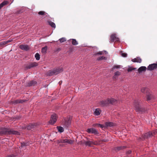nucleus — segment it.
I'll use <instances>...</instances> for the list:
<instances>
[{
    "instance_id": "nucleus-42",
    "label": "nucleus",
    "mask_w": 157,
    "mask_h": 157,
    "mask_svg": "<svg viewBox=\"0 0 157 157\" xmlns=\"http://www.w3.org/2000/svg\"><path fill=\"white\" fill-rule=\"evenodd\" d=\"M131 151H129V153H131Z\"/></svg>"
},
{
    "instance_id": "nucleus-32",
    "label": "nucleus",
    "mask_w": 157,
    "mask_h": 157,
    "mask_svg": "<svg viewBox=\"0 0 157 157\" xmlns=\"http://www.w3.org/2000/svg\"><path fill=\"white\" fill-rule=\"evenodd\" d=\"M120 53L122 57H125L127 56V54L126 53H123V52L122 51Z\"/></svg>"
},
{
    "instance_id": "nucleus-9",
    "label": "nucleus",
    "mask_w": 157,
    "mask_h": 157,
    "mask_svg": "<svg viewBox=\"0 0 157 157\" xmlns=\"http://www.w3.org/2000/svg\"><path fill=\"white\" fill-rule=\"evenodd\" d=\"M19 48L25 51H27L29 49V46L27 45H21L19 46Z\"/></svg>"
},
{
    "instance_id": "nucleus-8",
    "label": "nucleus",
    "mask_w": 157,
    "mask_h": 157,
    "mask_svg": "<svg viewBox=\"0 0 157 157\" xmlns=\"http://www.w3.org/2000/svg\"><path fill=\"white\" fill-rule=\"evenodd\" d=\"M119 39L117 37L116 35L115 34H112L111 35L110 38V41L112 42L114 41H118Z\"/></svg>"
},
{
    "instance_id": "nucleus-39",
    "label": "nucleus",
    "mask_w": 157,
    "mask_h": 157,
    "mask_svg": "<svg viewBox=\"0 0 157 157\" xmlns=\"http://www.w3.org/2000/svg\"><path fill=\"white\" fill-rule=\"evenodd\" d=\"M97 54H99V55H101L102 54V53L101 52H99L98 53H97Z\"/></svg>"
},
{
    "instance_id": "nucleus-30",
    "label": "nucleus",
    "mask_w": 157,
    "mask_h": 157,
    "mask_svg": "<svg viewBox=\"0 0 157 157\" xmlns=\"http://www.w3.org/2000/svg\"><path fill=\"white\" fill-rule=\"evenodd\" d=\"M35 57L37 60H39L40 59V55L38 53H36L35 55Z\"/></svg>"
},
{
    "instance_id": "nucleus-37",
    "label": "nucleus",
    "mask_w": 157,
    "mask_h": 157,
    "mask_svg": "<svg viewBox=\"0 0 157 157\" xmlns=\"http://www.w3.org/2000/svg\"><path fill=\"white\" fill-rule=\"evenodd\" d=\"M22 102L20 100H17L15 101V103H22Z\"/></svg>"
},
{
    "instance_id": "nucleus-6",
    "label": "nucleus",
    "mask_w": 157,
    "mask_h": 157,
    "mask_svg": "<svg viewBox=\"0 0 157 157\" xmlns=\"http://www.w3.org/2000/svg\"><path fill=\"white\" fill-rule=\"evenodd\" d=\"M86 131L89 133H92L95 135L98 134V131L96 129L93 128H88Z\"/></svg>"
},
{
    "instance_id": "nucleus-28",
    "label": "nucleus",
    "mask_w": 157,
    "mask_h": 157,
    "mask_svg": "<svg viewBox=\"0 0 157 157\" xmlns=\"http://www.w3.org/2000/svg\"><path fill=\"white\" fill-rule=\"evenodd\" d=\"M121 67V66L120 65H115L113 67V69L114 70L116 69H118Z\"/></svg>"
},
{
    "instance_id": "nucleus-35",
    "label": "nucleus",
    "mask_w": 157,
    "mask_h": 157,
    "mask_svg": "<svg viewBox=\"0 0 157 157\" xmlns=\"http://www.w3.org/2000/svg\"><path fill=\"white\" fill-rule=\"evenodd\" d=\"M6 133L5 130L3 129L0 132V134H4Z\"/></svg>"
},
{
    "instance_id": "nucleus-4",
    "label": "nucleus",
    "mask_w": 157,
    "mask_h": 157,
    "mask_svg": "<svg viewBox=\"0 0 157 157\" xmlns=\"http://www.w3.org/2000/svg\"><path fill=\"white\" fill-rule=\"evenodd\" d=\"M146 98L147 100L148 101H150L154 98V97L151 92L150 91L147 94Z\"/></svg>"
},
{
    "instance_id": "nucleus-7",
    "label": "nucleus",
    "mask_w": 157,
    "mask_h": 157,
    "mask_svg": "<svg viewBox=\"0 0 157 157\" xmlns=\"http://www.w3.org/2000/svg\"><path fill=\"white\" fill-rule=\"evenodd\" d=\"M157 68V63L150 64L147 67V69L149 71H152Z\"/></svg>"
},
{
    "instance_id": "nucleus-29",
    "label": "nucleus",
    "mask_w": 157,
    "mask_h": 157,
    "mask_svg": "<svg viewBox=\"0 0 157 157\" xmlns=\"http://www.w3.org/2000/svg\"><path fill=\"white\" fill-rule=\"evenodd\" d=\"M136 69V68H133V67H129L128 70H127V71L128 72H130V71H132V70H135Z\"/></svg>"
},
{
    "instance_id": "nucleus-24",
    "label": "nucleus",
    "mask_w": 157,
    "mask_h": 157,
    "mask_svg": "<svg viewBox=\"0 0 157 157\" xmlns=\"http://www.w3.org/2000/svg\"><path fill=\"white\" fill-rule=\"evenodd\" d=\"M29 145V143H21V147H22L24 146H25Z\"/></svg>"
},
{
    "instance_id": "nucleus-2",
    "label": "nucleus",
    "mask_w": 157,
    "mask_h": 157,
    "mask_svg": "<svg viewBox=\"0 0 157 157\" xmlns=\"http://www.w3.org/2000/svg\"><path fill=\"white\" fill-rule=\"evenodd\" d=\"M134 105L135 109L137 111L140 112L142 110L140 103L138 101H135L134 102Z\"/></svg>"
},
{
    "instance_id": "nucleus-36",
    "label": "nucleus",
    "mask_w": 157,
    "mask_h": 157,
    "mask_svg": "<svg viewBox=\"0 0 157 157\" xmlns=\"http://www.w3.org/2000/svg\"><path fill=\"white\" fill-rule=\"evenodd\" d=\"M64 139L60 140L59 141V142L60 143L65 144V142H64Z\"/></svg>"
},
{
    "instance_id": "nucleus-3",
    "label": "nucleus",
    "mask_w": 157,
    "mask_h": 157,
    "mask_svg": "<svg viewBox=\"0 0 157 157\" xmlns=\"http://www.w3.org/2000/svg\"><path fill=\"white\" fill-rule=\"evenodd\" d=\"M63 71L62 68H57L53 70V71H51L49 74L50 75H52L53 74L57 75L60 72H62Z\"/></svg>"
},
{
    "instance_id": "nucleus-33",
    "label": "nucleus",
    "mask_w": 157,
    "mask_h": 157,
    "mask_svg": "<svg viewBox=\"0 0 157 157\" xmlns=\"http://www.w3.org/2000/svg\"><path fill=\"white\" fill-rule=\"evenodd\" d=\"M59 41L60 43H63L65 41H66V40L65 38L63 37L61 38H60L59 39Z\"/></svg>"
},
{
    "instance_id": "nucleus-31",
    "label": "nucleus",
    "mask_w": 157,
    "mask_h": 157,
    "mask_svg": "<svg viewBox=\"0 0 157 157\" xmlns=\"http://www.w3.org/2000/svg\"><path fill=\"white\" fill-rule=\"evenodd\" d=\"M11 41H10V40L4 41L1 42V45H5V44H7L9 42H10Z\"/></svg>"
},
{
    "instance_id": "nucleus-25",
    "label": "nucleus",
    "mask_w": 157,
    "mask_h": 157,
    "mask_svg": "<svg viewBox=\"0 0 157 157\" xmlns=\"http://www.w3.org/2000/svg\"><path fill=\"white\" fill-rule=\"evenodd\" d=\"M72 44L75 45H77L78 44V43L77 41L75 39H72Z\"/></svg>"
},
{
    "instance_id": "nucleus-18",
    "label": "nucleus",
    "mask_w": 157,
    "mask_h": 157,
    "mask_svg": "<svg viewBox=\"0 0 157 157\" xmlns=\"http://www.w3.org/2000/svg\"><path fill=\"white\" fill-rule=\"evenodd\" d=\"M120 72L119 71L116 72L114 73V75L113 76V78L114 79H116L117 78V76L119 75H120Z\"/></svg>"
},
{
    "instance_id": "nucleus-5",
    "label": "nucleus",
    "mask_w": 157,
    "mask_h": 157,
    "mask_svg": "<svg viewBox=\"0 0 157 157\" xmlns=\"http://www.w3.org/2000/svg\"><path fill=\"white\" fill-rule=\"evenodd\" d=\"M57 120L56 115V114H53L51 116L49 122L50 124H53L56 122Z\"/></svg>"
},
{
    "instance_id": "nucleus-19",
    "label": "nucleus",
    "mask_w": 157,
    "mask_h": 157,
    "mask_svg": "<svg viewBox=\"0 0 157 157\" xmlns=\"http://www.w3.org/2000/svg\"><path fill=\"white\" fill-rule=\"evenodd\" d=\"M105 124V125L107 127H111L113 125V124L112 122H106Z\"/></svg>"
},
{
    "instance_id": "nucleus-41",
    "label": "nucleus",
    "mask_w": 157,
    "mask_h": 157,
    "mask_svg": "<svg viewBox=\"0 0 157 157\" xmlns=\"http://www.w3.org/2000/svg\"><path fill=\"white\" fill-rule=\"evenodd\" d=\"M105 53H107V52L106 51H105Z\"/></svg>"
},
{
    "instance_id": "nucleus-12",
    "label": "nucleus",
    "mask_w": 157,
    "mask_h": 157,
    "mask_svg": "<svg viewBox=\"0 0 157 157\" xmlns=\"http://www.w3.org/2000/svg\"><path fill=\"white\" fill-rule=\"evenodd\" d=\"M85 144L86 146H91V145L92 144H94V145H96V144L94 142L90 141H87L85 142Z\"/></svg>"
},
{
    "instance_id": "nucleus-26",
    "label": "nucleus",
    "mask_w": 157,
    "mask_h": 157,
    "mask_svg": "<svg viewBox=\"0 0 157 157\" xmlns=\"http://www.w3.org/2000/svg\"><path fill=\"white\" fill-rule=\"evenodd\" d=\"M34 128V125L33 124H30L27 127L28 129H31Z\"/></svg>"
},
{
    "instance_id": "nucleus-23",
    "label": "nucleus",
    "mask_w": 157,
    "mask_h": 157,
    "mask_svg": "<svg viewBox=\"0 0 157 157\" xmlns=\"http://www.w3.org/2000/svg\"><path fill=\"white\" fill-rule=\"evenodd\" d=\"M48 23L49 25L52 27L54 28H55L56 25L55 24L52 22L49 21H48Z\"/></svg>"
},
{
    "instance_id": "nucleus-38",
    "label": "nucleus",
    "mask_w": 157,
    "mask_h": 157,
    "mask_svg": "<svg viewBox=\"0 0 157 157\" xmlns=\"http://www.w3.org/2000/svg\"><path fill=\"white\" fill-rule=\"evenodd\" d=\"M98 126L101 128H103L104 127V125L103 124H98Z\"/></svg>"
},
{
    "instance_id": "nucleus-14",
    "label": "nucleus",
    "mask_w": 157,
    "mask_h": 157,
    "mask_svg": "<svg viewBox=\"0 0 157 157\" xmlns=\"http://www.w3.org/2000/svg\"><path fill=\"white\" fill-rule=\"evenodd\" d=\"M132 61L134 62L140 63L141 62L142 60L141 58L139 57H137L134 59H132Z\"/></svg>"
},
{
    "instance_id": "nucleus-11",
    "label": "nucleus",
    "mask_w": 157,
    "mask_h": 157,
    "mask_svg": "<svg viewBox=\"0 0 157 157\" xmlns=\"http://www.w3.org/2000/svg\"><path fill=\"white\" fill-rule=\"evenodd\" d=\"M141 91L144 94H147V93H148L150 91L149 89L146 87L142 88L141 89Z\"/></svg>"
},
{
    "instance_id": "nucleus-22",
    "label": "nucleus",
    "mask_w": 157,
    "mask_h": 157,
    "mask_svg": "<svg viewBox=\"0 0 157 157\" xmlns=\"http://www.w3.org/2000/svg\"><path fill=\"white\" fill-rule=\"evenodd\" d=\"M38 14L40 15H41L44 16H47V14L45 12L43 11H39L38 13Z\"/></svg>"
},
{
    "instance_id": "nucleus-20",
    "label": "nucleus",
    "mask_w": 157,
    "mask_h": 157,
    "mask_svg": "<svg viewBox=\"0 0 157 157\" xmlns=\"http://www.w3.org/2000/svg\"><path fill=\"white\" fill-rule=\"evenodd\" d=\"M47 48H48L47 46H45L43 48L41 49L42 52L43 53H45L46 52Z\"/></svg>"
},
{
    "instance_id": "nucleus-16",
    "label": "nucleus",
    "mask_w": 157,
    "mask_h": 157,
    "mask_svg": "<svg viewBox=\"0 0 157 157\" xmlns=\"http://www.w3.org/2000/svg\"><path fill=\"white\" fill-rule=\"evenodd\" d=\"M65 144H72L74 141L71 140H69L67 139H64Z\"/></svg>"
},
{
    "instance_id": "nucleus-34",
    "label": "nucleus",
    "mask_w": 157,
    "mask_h": 157,
    "mask_svg": "<svg viewBox=\"0 0 157 157\" xmlns=\"http://www.w3.org/2000/svg\"><path fill=\"white\" fill-rule=\"evenodd\" d=\"M10 133L13 134H18L19 133L18 132L14 131H11Z\"/></svg>"
},
{
    "instance_id": "nucleus-27",
    "label": "nucleus",
    "mask_w": 157,
    "mask_h": 157,
    "mask_svg": "<svg viewBox=\"0 0 157 157\" xmlns=\"http://www.w3.org/2000/svg\"><path fill=\"white\" fill-rule=\"evenodd\" d=\"M107 59V58L106 57L103 56L100 57L98 58L97 59L98 60H102L103 59Z\"/></svg>"
},
{
    "instance_id": "nucleus-13",
    "label": "nucleus",
    "mask_w": 157,
    "mask_h": 157,
    "mask_svg": "<svg viewBox=\"0 0 157 157\" xmlns=\"http://www.w3.org/2000/svg\"><path fill=\"white\" fill-rule=\"evenodd\" d=\"M101 112V111L100 109L99 108H97L95 109L94 112V114L95 115L98 116L100 114Z\"/></svg>"
},
{
    "instance_id": "nucleus-40",
    "label": "nucleus",
    "mask_w": 157,
    "mask_h": 157,
    "mask_svg": "<svg viewBox=\"0 0 157 157\" xmlns=\"http://www.w3.org/2000/svg\"><path fill=\"white\" fill-rule=\"evenodd\" d=\"M122 148V147H118L117 149H118V150H120Z\"/></svg>"
},
{
    "instance_id": "nucleus-1",
    "label": "nucleus",
    "mask_w": 157,
    "mask_h": 157,
    "mask_svg": "<svg viewBox=\"0 0 157 157\" xmlns=\"http://www.w3.org/2000/svg\"><path fill=\"white\" fill-rule=\"evenodd\" d=\"M117 102V101L113 98H108L107 100L101 101V105L102 106L105 105H106L109 104H115Z\"/></svg>"
},
{
    "instance_id": "nucleus-15",
    "label": "nucleus",
    "mask_w": 157,
    "mask_h": 157,
    "mask_svg": "<svg viewBox=\"0 0 157 157\" xmlns=\"http://www.w3.org/2000/svg\"><path fill=\"white\" fill-rule=\"evenodd\" d=\"M146 67L145 66H142L138 69V71L139 73H141L142 71H145L146 70Z\"/></svg>"
},
{
    "instance_id": "nucleus-21",
    "label": "nucleus",
    "mask_w": 157,
    "mask_h": 157,
    "mask_svg": "<svg viewBox=\"0 0 157 157\" xmlns=\"http://www.w3.org/2000/svg\"><path fill=\"white\" fill-rule=\"evenodd\" d=\"M57 128L58 130V131L60 132H63L64 131V129L62 127L57 126Z\"/></svg>"
},
{
    "instance_id": "nucleus-10",
    "label": "nucleus",
    "mask_w": 157,
    "mask_h": 157,
    "mask_svg": "<svg viewBox=\"0 0 157 157\" xmlns=\"http://www.w3.org/2000/svg\"><path fill=\"white\" fill-rule=\"evenodd\" d=\"M38 65V64L36 62H33L30 63L26 67V68L27 69H30L32 67L36 66Z\"/></svg>"
},
{
    "instance_id": "nucleus-17",
    "label": "nucleus",
    "mask_w": 157,
    "mask_h": 157,
    "mask_svg": "<svg viewBox=\"0 0 157 157\" xmlns=\"http://www.w3.org/2000/svg\"><path fill=\"white\" fill-rule=\"evenodd\" d=\"M152 136L151 132H149L147 133H146L144 135L145 137L146 138H149L151 137Z\"/></svg>"
}]
</instances>
